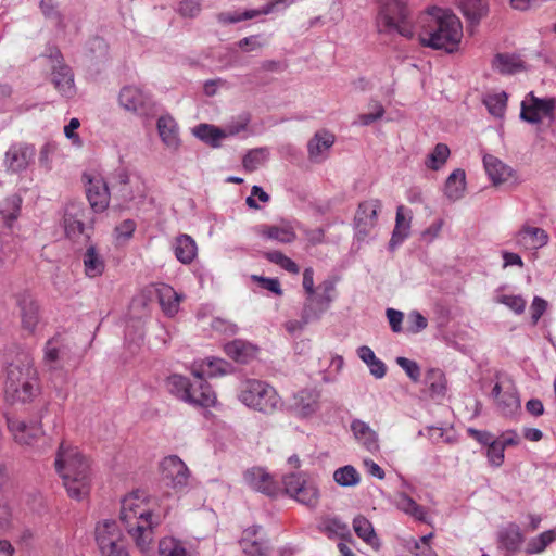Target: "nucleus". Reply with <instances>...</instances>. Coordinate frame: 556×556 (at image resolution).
<instances>
[{
	"label": "nucleus",
	"instance_id": "nucleus-1",
	"mask_svg": "<svg viewBox=\"0 0 556 556\" xmlns=\"http://www.w3.org/2000/svg\"><path fill=\"white\" fill-rule=\"evenodd\" d=\"M143 494L135 491L122 500L121 521L134 540L138 551L146 553L151 541L153 528L161 522V514L146 507Z\"/></svg>",
	"mask_w": 556,
	"mask_h": 556
},
{
	"label": "nucleus",
	"instance_id": "nucleus-2",
	"mask_svg": "<svg viewBox=\"0 0 556 556\" xmlns=\"http://www.w3.org/2000/svg\"><path fill=\"white\" fill-rule=\"evenodd\" d=\"M55 470L71 498L81 501L90 492V463L76 446L61 443L55 462Z\"/></svg>",
	"mask_w": 556,
	"mask_h": 556
},
{
	"label": "nucleus",
	"instance_id": "nucleus-3",
	"mask_svg": "<svg viewBox=\"0 0 556 556\" xmlns=\"http://www.w3.org/2000/svg\"><path fill=\"white\" fill-rule=\"evenodd\" d=\"M462 37L459 18L452 12L433 8L426 16L419 33V42L424 47L453 53L458 49Z\"/></svg>",
	"mask_w": 556,
	"mask_h": 556
},
{
	"label": "nucleus",
	"instance_id": "nucleus-4",
	"mask_svg": "<svg viewBox=\"0 0 556 556\" xmlns=\"http://www.w3.org/2000/svg\"><path fill=\"white\" fill-rule=\"evenodd\" d=\"M408 0H384L377 16L379 33L396 31L403 37L413 38Z\"/></svg>",
	"mask_w": 556,
	"mask_h": 556
},
{
	"label": "nucleus",
	"instance_id": "nucleus-5",
	"mask_svg": "<svg viewBox=\"0 0 556 556\" xmlns=\"http://www.w3.org/2000/svg\"><path fill=\"white\" fill-rule=\"evenodd\" d=\"M194 377H199L200 395L194 394L192 382L181 375H172L166 379V388L168 392L192 406L211 407L216 403V394L211 386L202 379L197 369L193 371Z\"/></svg>",
	"mask_w": 556,
	"mask_h": 556
},
{
	"label": "nucleus",
	"instance_id": "nucleus-6",
	"mask_svg": "<svg viewBox=\"0 0 556 556\" xmlns=\"http://www.w3.org/2000/svg\"><path fill=\"white\" fill-rule=\"evenodd\" d=\"M238 397L248 407L265 414L274 412L279 404L276 390L268 383L256 379L243 381Z\"/></svg>",
	"mask_w": 556,
	"mask_h": 556
},
{
	"label": "nucleus",
	"instance_id": "nucleus-7",
	"mask_svg": "<svg viewBox=\"0 0 556 556\" xmlns=\"http://www.w3.org/2000/svg\"><path fill=\"white\" fill-rule=\"evenodd\" d=\"M36 371L25 356L22 365L11 363L7 367V390L21 402L29 401L37 391Z\"/></svg>",
	"mask_w": 556,
	"mask_h": 556
},
{
	"label": "nucleus",
	"instance_id": "nucleus-8",
	"mask_svg": "<svg viewBox=\"0 0 556 556\" xmlns=\"http://www.w3.org/2000/svg\"><path fill=\"white\" fill-rule=\"evenodd\" d=\"M94 224V212L83 202L71 201L64 207L63 227L66 237L76 239L84 235L90 238Z\"/></svg>",
	"mask_w": 556,
	"mask_h": 556
},
{
	"label": "nucleus",
	"instance_id": "nucleus-9",
	"mask_svg": "<svg viewBox=\"0 0 556 556\" xmlns=\"http://www.w3.org/2000/svg\"><path fill=\"white\" fill-rule=\"evenodd\" d=\"M317 290V293L308 294L305 298L301 312L304 323L318 321L333 301L334 283L332 281H323Z\"/></svg>",
	"mask_w": 556,
	"mask_h": 556
},
{
	"label": "nucleus",
	"instance_id": "nucleus-10",
	"mask_svg": "<svg viewBox=\"0 0 556 556\" xmlns=\"http://www.w3.org/2000/svg\"><path fill=\"white\" fill-rule=\"evenodd\" d=\"M285 492L295 501L309 507H316L319 501L317 485L308 481L304 473L292 472L283 477Z\"/></svg>",
	"mask_w": 556,
	"mask_h": 556
},
{
	"label": "nucleus",
	"instance_id": "nucleus-11",
	"mask_svg": "<svg viewBox=\"0 0 556 556\" xmlns=\"http://www.w3.org/2000/svg\"><path fill=\"white\" fill-rule=\"evenodd\" d=\"M96 541L102 556H128L117 525L113 520H104L97 526Z\"/></svg>",
	"mask_w": 556,
	"mask_h": 556
},
{
	"label": "nucleus",
	"instance_id": "nucleus-12",
	"mask_svg": "<svg viewBox=\"0 0 556 556\" xmlns=\"http://www.w3.org/2000/svg\"><path fill=\"white\" fill-rule=\"evenodd\" d=\"M382 204L378 199H370L358 204L354 216V229L357 239H364L378 224V213Z\"/></svg>",
	"mask_w": 556,
	"mask_h": 556
},
{
	"label": "nucleus",
	"instance_id": "nucleus-13",
	"mask_svg": "<svg viewBox=\"0 0 556 556\" xmlns=\"http://www.w3.org/2000/svg\"><path fill=\"white\" fill-rule=\"evenodd\" d=\"M118 101L125 110L139 114H148L154 105L151 96L135 86L123 87L119 91Z\"/></svg>",
	"mask_w": 556,
	"mask_h": 556
},
{
	"label": "nucleus",
	"instance_id": "nucleus-14",
	"mask_svg": "<svg viewBox=\"0 0 556 556\" xmlns=\"http://www.w3.org/2000/svg\"><path fill=\"white\" fill-rule=\"evenodd\" d=\"M35 147L28 143H14L5 152L4 165L8 172L21 173L27 169L35 156Z\"/></svg>",
	"mask_w": 556,
	"mask_h": 556
},
{
	"label": "nucleus",
	"instance_id": "nucleus-15",
	"mask_svg": "<svg viewBox=\"0 0 556 556\" xmlns=\"http://www.w3.org/2000/svg\"><path fill=\"white\" fill-rule=\"evenodd\" d=\"M52 60V83L55 88L65 96L74 93V75L70 66L63 63L62 54L59 50L50 53Z\"/></svg>",
	"mask_w": 556,
	"mask_h": 556
},
{
	"label": "nucleus",
	"instance_id": "nucleus-16",
	"mask_svg": "<svg viewBox=\"0 0 556 556\" xmlns=\"http://www.w3.org/2000/svg\"><path fill=\"white\" fill-rule=\"evenodd\" d=\"M16 303L20 308L22 328L28 333H34L40 321V308L37 301L28 292L16 295Z\"/></svg>",
	"mask_w": 556,
	"mask_h": 556
},
{
	"label": "nucleus",
	"instance_id": "nucleus-17",
	"mask_svg": "<svg viewBox=\"0 0 556 556\" xmlns=\"http://www.w3.org/2000/svg\"><path fill=\"white\" fill-rule=\"evenodd\" d=\"M161 468L164 479L169 480L174 489H182L188 484L190 471L178 456L165 457Z\"/></svg>",
	"mask_w": 556,
	"mask_h": 556
},
{
	"label": "nucleus",
	"instance_id": "nucleus-18",
	"mask_svg": "<svg viewBox=\"0 0 556 556\" xmlns=\"http://www.w3.org/2000/svg\"><path fill=\"white\" fill-rule=\"evenodd\" d=\"M7 424L14 440L20 444L31 445L42 433L41 425L38 421L29 424L14 417H8Z\"/></svg>",
	"mask_w": 556,
	"mask_h": 556
},
{
	"label": "nucleus",
	"instance_id": "nucleus-19",
	"mask_svg": "<svg viewBox=\"0 0 556 556\" xmlns=\"http://www.w3.org/2000/svg\"><path fill=\"white\" fill-rule=\"evenodd\" d=\"M86 194L90 211L99 213L109 206L110 192L106 182L102 178H88Z\"/></svg>",
	"mask_w": 556,
	"mask_h": 556
},
{
	"label": "nucleus",
	"instance_id": "nucleus-20",
	"mask_svg": "<svg viewBox=\"0 0 556 556\" xmlns=\"http://www.w3.org/2000/svg\"><path fill=\"white\" fill-rule=\"evenodd\" d=\"M245 482L255 491L274 497L279 489L274 482L271 476L262 468H252L244 472Z\"/></svg>",
	"mask_w": 556,
	"mask_h": 556
},
{
	"label": "nucleus",
	"instance_id": "nucleus-21",
	"mask_svg": "<svg viewBox=\"0 0 556 556\" xmlns=\"http://www.w3.org/2000/svg\"><path fill=\"white\" fill-rule=\"evenodd\" d=\"M320 393L315 389H303L294 394L291 407L303 417L313 415L319 409Z\"/></svg>",
	"mask_w": 556,
	"mask_h": 556
},
{
	"label": "nucleus",
	"instance_id": "nucleus-22",
	"mask_svg": "<svg viewBox=\"0 0 556 556\" xmlns=\"http://www.w3.org/2000/svg\"><path fill=\"white\" fill-rule=\"evenodd\" d=\"M547 232L540 227L525 225L516 233V242L518 245L527 250H538L548 243Z\"/></svg>",
	"mask_w": 556,
	"mask_h": 556
},
{
	"label": "nucleus",
	"instance_id": "nucleus-23",
	"mask_svg": "<svg viewBox=\"0 0 556 556\" xmlns=\"http://www.w3.org/2000/svg\"><path fill=\"white\" fill-rule=\"evenodd\" d=\"M497 542L500 547L509 553L519 552L520 546L523 543V535L520 527L514 522L502 527L497 531Z\"/></svg>",
	"mask_w": 556,
	"mask_h": 556
},
{
	"label": "nucleus",
	"instance_id": "nucleus-24",
	"mask_svg": "<svg viewBox=\"0 0 556 556\" xmlns=\"http://www.w3.org/2000/svg\"><path fill=\"white\" fill-rule=\"evenodd\" d=\"M260 529V527H251L243 531L239 543L247 556H264L267 552L266 542L258 536Z\"/></svg>",
	"mask_w": 556,
	"mask_h": 556
},
{
	"label": "nucleus",
	"instance_id": "nucleus-25",
	"mask_svg": "<svg viewBox=\"0 0 556 556\" xmlns=\"http://www.w3.org/2000/svg\"><path fill=\"white\" fill-rule=\"evenodd\" d=\"M156 295L165 315L173 317L177 314L179 304L184 298L181 293L175 291V289L169 285L160 283L156 287Z\"/></svg>",
	"mask_w": 556,
	"mask_h": 556
},
{
	"label": "nucleus",
	"instance_id": "nucleus-26",
	"mask_svg": "<svg viewBox=\"0 0 556 556\" xmlns=\"http://www.w3.org/2000/svg\"><path fill=\"white\" fill-rule=\"evenodd\" d=\"M159 136L162 142L169 149H177L180 144L179 129L176 121L170 115H162L156 123Z\"/></svg>",
	"mask_w": 556,
	"mask_h": 556
},
{
	"label": "nucleus",
	"instance_id": "nucleus-27",
	"mask_svg": "<svg viewBox=\"0 0 556 556\" xmlns=\"http://www.w3.org/2000/svg\"><path fill=\"white\" fill-rule=\"evenodd\" d=\"M173 251L180 263L190 264L197 256L198 247L189 235H179L174 240Z\"/></svg>",
	"mask_w": 556,
	"mask_h": 556
},
{
	"label": "nucleus",
	"instance_id": "nucleus-28",
	"mask_svg": "<svg viewBox=\"0 0 556 556\" xmlns=\"http://www.w3.org/2000/svg\"><path fill=\"white\" fill-rule=\"evenodd\" d=\"M464 16L471 25H477L489 13L488 0H458Z\"/></svg>",
	"mask_w": 556,
	"mask_h": 556
},
{
	"label": "nucleus",
	"instance_id": "nucleus-29",
	"mask_svg": "<svg viewBox=\"0 0 556 556\" xmlns=\"http://www.w3.org/2000/svg\"><path fill=\"white\" fill-rule=\"evenodd\" d=\"M275 3H267L263 5L261 9H250L245 10L241 13H229L222 12L217 15V21L222 24H232L241 21L252 20L260 15H267L273 12Z\"/></svg>",
	"mask_w": 556,
	"mask_h": 556
},
{
	"label": "nucleus",
	"instance_id": "nucleus-30",
	"mask_svg": "<svg viewBox=\"0 0 556 556\" xmlns=\"http://www.w3.org/2000/svg\"><path fill=\"white\" fill-rule=\"evenodd\" d=\"M334 143V136L328 131L316 132L315 136L308 141L307 150L309 159L314 162H320L323 153L332 147Z\"/></svg>",
	"mask_w": 556,
	"mask_h": 556
},
{
	"label": "nucleus",
	"instance_id": "nucleus-31",
	"mask_svg": "<svg viewBox=\"0 0 556 556\" xmlns=\"http://www.w3.org/2000/svg\"><path fill=\"white\" fill-rule=\"evenodd\" d=\"M225 352L238 363H248L255 356L256 348L247 341L237 339L225 345Z\"/></svg>",
	"mask_w": 556,
	"mask_h": 556
},
{
	"label": "nucleus",
	"instance_id": "nucleus-32",
	"mask_svg": "<svg viewBox=\"0 0 556 556\" xmlns=\"http://www.w3.org/2000/svg\"><path fill=\"white\" fill-rule=\"evenodd\" d=\"M483 164L489 177L495 185L506 181L511 176V169L491 154L483 156Z\"/></svg>",
	"mask_w": 556,
	"mask_h": 556
},
{
	"label": "nucleus",
	"instance_id": "nucleus-33",
	"mask_svg": "<svg viewBox=\"0 0 556 556\" xmlns=\"http://www.w3.org/2000/svg\"><path fill=\"white\" fill-rule=\"evenodd\" d=\"M425 383L428 387L431 399L443 397L446 392V378L439 368H430L425 376Z\"/></svg>",
	"mask_w": 556,
	"mask_h": 556
},
{
	"label": "nucleus",
	"instance_id": "nucleus-34",
	"mask_svg": "<svg viewBox=\"0 0 556 556\" xmlns=\"http://www.w3.org/2000/svg\"><path fill=\"white\" fill-rule=\"evenodd\" d=\"M410 216L406 219L404 215V206L400 205L396 208L395 227L389 242L390 250H394L401 244L409 235Z\"/></svg>",
	"mask_w": 556,
	"mask_h": 556
},
{
	"label": "nucleus",
	"instance_id": "nucleus-35",
	"mask_svg": "<svg viewBox=\"0 0 556 556\" xmlns=\"http://www.w3.org/2000/svg\"><path fill=\"white\" fill-rule=\"evenodd\" d=\"M21 195L14 193L7 197L0 202V217L5 226L11 227L13 223L18 218L22 206Z\"/></svg>",
	"mask_w": 556,
	"mask_h": 556
},
{
	"label": "nucleus",
	"instance_id": "nucleus-36",
	"mask_svg": "<svg viewBox=\"0 0 556 556\" xmlns=\"http://www.w3.org/2000/svg\"><path fill=\"white\" fill-rule=\"evenodd\" d=\"M255 231L264 238L275 240L280 243H291L296 238V235L291 227L261 225L255 228Z\"/></svg>",
	"mask_w": 556,
	"mask_h": 556
},
{
	"label": "nucleus",
	"instance_id": "nucleus-37",
	"mask_svg": "<svg viewBox=\"0 0 556 556\" xmlns=\"http://www.w3.org/2000/svg\"><path fill=\"white\" fill-rule=\"evenodd\" d=\"M85 274L89 278H96L102 275L105 268V263L99 254L94 245H89L84 253L83 257Z\"/></svg>",
	"mask_w": 556,
	"mask_h": 556
},
{
	"label": "nucleus",
	"instance_id": "nucleus-38",
	"mask_svg": "<svg viewBox=\"0 0 556 556\" xmlns=\"http://www.w3.org/2000/svg\"><path fill=\"white\" fill-rule=\"evenodd\" d=\"M351 430L355 439L367 450L372 451L377 447V434L368 424L359 419H355L351 424Z\"/></svg>",
	"mask_w": 556,
	"mask_h": 556
},
{
	"label": "nucleus",
	"instance_id": "nucleus-39",
	"mask_svg": "<svg viewBox=\"0 0 556 556\" xmlns=\"http://www.w3.org/2000/svg\"><path fill=\"white\" fill-rule=\"evenodd\" d=\"M357 355L358 357L368 366L370 374L377 378L381 379L387 374V366L386 364L377 358L374 351L367 346L362 345L357 349Z\"/></svg>",
	"mask_w": 556,
	"mask_h": 556
},
{
	"label": "nucleus",
	"instance_id": "nucleus-40",
	"mask_svg": "<svg viewBox=\"0 0 556 556\" xmlns=\"http://www.w3.org/2000/svg\"><path fill=\"white\" fill-rule=\"evenodd\" d=\"M192 131L198 139L213 148L220 147V140L225 138V134L222 128L210 124H200L194 127Z\"/></svg>",
	"mask_w": 556,
	"mask_h": 556
},
{
	"label": "nucleus",
	"instance_id": "nucleus-41",
	"mask_svg": "<svg viewBox=\"0 0 556 556\" xmlns=\"http://www.w3.org/2000/svg\"><path fill=\"white\" fill-rule=\"evenodd\" d=\"M465 170L457 168L451 173L445 182V194L448 199L456 201L460 199L465 191Z\"/></svg>",
	"mask_w": 556,
	"mask_h": 556
},
{
	"label": "nucleus",
	"instance_id": "nucleus-42",
	"mask_svg": "<svg viewBox=\"0 0 556 556\" xmlns=\"http://www.w3.org/2000/svg\"><path fill=\"white\" fill-rule=\"evenodd\" d=\"M396 507L419 521H426V510L405 493L396 496Z\"/></svg>",
	"mask_w": 556,
	"mask_h": 556
},
{
	"label": "nucleus",
	"instance_id": "nucleus-43",
	"mask_svg": "<svg viewBox=\"0 0 556 556\" xmlns=\"http://www.w3.org/2000/svg\"><path fill=\"white\" fill-rule=\"evenodd\" d=\"M333 480L340 486H355L361 481V476L352 465H345L334 470Z\"/></svg>",
	"mask_w": 556,
	"mask_h": 556
},
{
	"label": "nucleus",
	"instance_id": "nucleus-44",
	"mask_svg": "<svg viewBox=\"0 0 556 556\" xmlns=\"http://www.w3.org/2000/svg\"><path fill=\"white\" fill-rule=\"evenodd\" d=\"M230 368L231 365L228 362L217 358L207 361L198 371L202 376V379L205 380V377L212 378L226 375L230 371Z\"/></svg>",
	"mask_w": 556,
	"mask_h": 556
},
{
	"label": "nucleus",
	"instance_id": "nucleus-45",
	"mask_svg": "<svg viewBox=\"0 0 556 556\" xmlns=\"http://www.w3.org/2000/svg\"><path fill=\"white\" fill-rule=\"evenodd\" d=\"M160 556H187L185 543L175 538H164L159 543Z\"/></svg>",
	"mask_w": 556,
	"mask_h": 556
},
{
	"label": "nucleus",
	"instance_id": "nucleus-46",
	"mask_svg": "<svg viewBox=\"0 0 556 556\" xmlns=\"http://www.w3.org/2000/svg\"><path fill=\"white\" fill-rule=\"evenodd\" d=\"M450 148L445 143L435 144L433 151L426 160V166L433 170H439L450 156Z\"/></svg>",
	"mask_w": 556,
	"mask_h": 556
},
{
	"label": "nucleus",
	"instance_id": "nucleus-47",
	"mask_svg": "<svg viewBox=\"0 0 556 556\" xmlns=\"http://www.w3.org/2000/svg\"><path fill=\"white\" fill-rule=\"evenodd\" d=\"M556 540V529L545 531L532 539L527 545L528 554H540Z\"/></svg>",
	"mask_w": 556,
	"mask_h": 556
},
{
	"label": "nucleus",
	"instance_id": "nucleus-48",
	"mask_svg": "<svg viewBox=\"0 0 556 556\" xmlns=\"http://www.w3.org/2000/svg\"><path fill=\"white\" fill-rule=\"evenodd\" d=\"M62 338L60 336H55L50 339L45 346V362L50 366L51 369L55 368V363L60 359V354L62 353Z\"/></svg>",
	"mask_w": 556,
	"mask_h": 556
},
{
	"label": "nucleus",
	"instance_id": "nucleus-49",
	"mask_svg": "<svg viewBox=\"0 0 556 556\" xmlns=\"http://www.w3.org/2000/svg\"><path fill=\"white\" fill-rule=\"evenodd\" d=\"M484 104L491 115L502 117L506 110L507 96L505 92L490 94L484 99Z\"/></svg>",
	"mask_w": 556,
	"mask_h": 556
},
{
	"label": "nucleus",
	"instance_id": "nucleus-50",
	"mask_svg": "<svg viewBox=\"0 0 556 556\" xmlns=\"http://www.w3.org/2000/svg\"><path fill=\"white\" fill-rule=\"evenodd\" d=\"M353 528L356 534L362 538L368 544H374L377 539L374 528L368 519L363 516H358L353 520Z\"/></svg>",
	"mask_w": 556,
	"mask_h": 556
},
{
	"label": "nucleus",
	"instance_id": "nucleus-51",
	"mask_svg": "<svg viewBox=\"0 0 556 556\" xmlns=\"http://www.w3.org/2000/svg\"><path fill=\"white\" fill-rule=\"evenodd\" d=\"M496 403L504 416H511L520 407L519 396L514 392L503 393Z\"/></svg>",
	"mask_w": 556,
	"mask_h": 556
},
{
	"label": "nucleus",
	"instance_id": "nucleus-52",
	"mask_svg": "<svg viewBox=\"0 0 556 556\" xmlns=\"http://www.w3.org/2000/svg\"><path fill=\"white\" fill-rule=\"evenodd\" d=\"M267 154V149L265 148L250 150L242 160L243 167L249 172L257 169L266 160Z\"/></svg>",
	"mask_w": 556,
	"mask_h": 556
},
{
	"label": "nucleus",
	"instance_id": "nucleus-53",
	"mask_svg": "<svg viewBox=\"0 0 556 556\" xmlns=\"http://www.w3.org/2000/svg\"><path fill=\"white\" fill-rule=\"evenodd\" d=\"M144 186L139 178H135L128 187L118 188V193L126 203L144 198Z\"/></svg>",
	"mask_w": 556,
	"mask_h": 556
},
{
	"label": "nucleus",
	"instance_id": "nucleus-54",
	"mask_svg": "<svg viewBox=\"0 0 556 556\" xmlns=\"http://www.w3.org/2000/svg\"><path fill=\"white\" fill-rule=\"evenodd\" d=\"M494 67L502 74H514L521 65L514 58L498 53L494 60Z\"/></svg>",
	"mask_w": 556,
	"mask_h": 556
},
{
	"label": "nucleus",
	"instance_id": "nucleus-55",
	"mask_svg": "<svg viewBox=\"0 0 556 556\" xmlns=\"http://www.w3.org/2000/svg\"><path fill=\"white\" fill-rule=\"evenodd\" d=\"M396 364L406 372L412 381L418 382L420 380L421 369L417 362L399 356L396 358Z\"/></svg>",
	"mask_w": 556,
	"mask_h": 556
},
{
	"label": "nucleus",
	"instance_id": "nucleus-56",
	"mask_svg": "<svg viewBox=\"0 0 556 556\" xmlns=\"http://www.w3.org/2000/svg\"><path fill=\"white\" fill-rule=\"evenodd\" d=\"M250 123V115L249 114H241L238 116L236 121H232L228 123L225 128L223 129V132L225 134V138L229 136H236L240 134L241 131L245 130L248 125Z\"/></svg>",
	"mask_w": 556,
	"mask_h": 556
},
{
	"label": "nucleus",
	"instance_id": "nucleus-57",
	"mask_svg": "<svg viewBox=\"0 0 556 556\" xmlns=\"http://www.w3.org/2000/svg\"><path fill=\"white\" fill-rule=\"evenodd\" d=\"M201 0H181L178 4L177 12L182 17L193 18L201 12Z\"/></svg>",
	"mask_w": 556,
	"mask_h": 556
},
{
	"label": "nucleus",
	"instance_id": "nucleus-58",
	"mask_svg": "<svg viewBox=\"0 0 556 556\" xmlns=\"http://www.w3.org/2000/svg\"><path fill=\"white\" fill-rule=\"evenodd\" d=\"M532 103L534 104V109L539 112V114L543 117L553 118L554 110H555V100L549 99H539L530 93Z\"/></svg>",
	"mask_w": 556,
	"mask_h": 556
},
{
	"label": "nucleus",
	"instance_id": "nucleus-59",
	"mask_svg": "<svg viewBox=\"0 0 556 556\" xmlns=\"http://www.w3.org/2000/svg\"><path fill=\"white\" fill-rule=\"evenodd\" d=\"M486 456L491 465L498 467L502 465L504 460V447L503 444L500 443L498 440L488 446Z\"/></svg>",
	"mask_w": 556,
	"mask_h": 556
},
{
	"label": "nucleus",
	"instance_id": "nucleus-60",
	"mask_svg": "<svg viewBox=\"0 0 556 556\" xmlns=\"http://www.w3.org/2000/svg\"><path fill=\"white\" fill-rule=\"evenodd\" d=\"M252 279L257 281L261 288L266 289L278 296L282 295V289L278 278H268L253 275Z\"/></svg>",
	"mask_w": 556,
	"mask_h": 556
},
{
	"label": "nucleus",
	"instance_id": "nucleus-61",
	"mask_svg": "<svg viewBox=\"0 0 556 556\" xmlns=\"http://www.w3.org/2000/svg\"><path fill=\"white\" fill-rule=\"evenodd\" d=\"M408 324L407 330L412 333H418L428 326L427 319L418 311H413L408 315Z\"/></svg>",
	"mask_w": 556,
	"mask_h": 556
},
{
	"label": "nucleus",
	"instance_id": "nucleus-62",
	"mask_svg": "<svg viewBox=\"0 0 556 556\" xmlns=\"http://www.w3.org/2000/svg\"><path fill=\"white\" fill-rule=\"evenodd\" d=\"M500 302L508 306L516 314L523 313L526 301L520 295H502Z\"/></svg>",
	"mask_w": 556,
	"mask_h": 556
},
{
	"label": "nucleus",
	"instance_id": "nucleus-63",
	"mask_svg": "<svg viewBox=\"0 0 556 556\" xmlns=\"http://www.w3.org/2000/svg\"><path fill=\"white\" fill-rule=\"evenodd\" d=\"M211 326L215 331L229 336L236 334L238 331V327L236 324L219 317L214 318L212 320Z\"/></svg>",
	"mask_w": 556,
	"mask_h": 556
},
{
	"label": "nucleus",
	"instance_id": "nucleus-64",
	"mask_svg": "<svg viewBox=\"0 0 556 556\" xmlns=\"http://www.w3.org/2000/svg\"><path fill=\"white\" fill-rule=\"evenodd\" d=\"M136 223L132 219H125L115 227L117 238L129 239L136 230Z\"/></svg>",
	"mask_w": 556,
	"mask_h": 556
}]
</instances>
